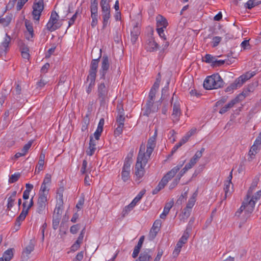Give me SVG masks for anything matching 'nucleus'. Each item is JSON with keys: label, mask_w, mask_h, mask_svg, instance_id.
Returning <instances> with one entry per match:
<instances>
[{"label": "nucleus", "mask_w": 261, "mask_h": 261, "mask_svg": "<svg viewBox=\"0 0 261 261\" xmlns=\"http://www.w3.org/2000/svg\"><path fill=\"white\" fill-rule=\"evenodd\" d=\"M157 132L156 129L153 135L148 139L146 152H145V145L142 143L140 145L135 166V175L138 179L144 176L145 173L144 167L155 147Z\"/></svg>", "instance_id": "nucleus-1"}, {"label": "nucleus", "mask_w": 261, "mask_h": 261, "mask_svg": "<svg viewBox=\"0 0 261 261\" xmlns=\"http://www.w3.org/2000/svg\"><path fill=\"white\" fill-rule=\"evenodd\" d=\"M110 62L108 56L103 55L102 59L100 68L99 71V79L101 81L97 84V96L101 105H103L108 99V92L110 80L106 76L109 68Z\"/></svg>", "instance_id": "nucleus-2"}, {"label": "nucleus", "mask_w": 261, "mask_h": 261, "mask_svg": "<svg viewBox=\"0 0 261 261\" xmlns=\"http://www.w3.org/2000/svg\"><path fill=\"white\" fill-rule=\"evenodd\" d=\"M101 55V54H100L98 59H93L91 62L88 75L86 78V81L84 83V85L86 86V91L88 94L91 92L95 86L96 73Z\"/></svg>", "instance_id": "nucleus-3"}, {"label": "nucleus", "mask_w": 261, "mask_h": 261, "mask_svg": "<svg viewBox=\"0 0 261 261\" xmlns=\"http://www.w3.org/2000/svg\"><path fill=\"white\" fill-rule=\"evenodd\" d=\"M224 82L218 73L207 76L203 82V87L206 90L216 89L224 85Z\"/></svg>", "instance_id": "nucleus-4"}, {"label": "nucleus", "mask_w": 261, "mask_h": 261, "mask_svg": "<svg viewBox=\"0 0 261 261\" xmlns=\"http://www.w3.org/2000/svg\"><path fill=\"white\" fill-rule=\"evenodd\" d=\"M59 16L55 11L51 13L49 19L45 25L46 28L50 32L59 29L62 25L61 21L59 20Z\"/></svg>", "instance_id": "nucleus-5"}, {"label": "nucleus", "mask_w": 261, "mask_h": 261, "mask_svg": "<svg viewBox=\"0 0 261 261\" xmlns=\"http://www.w3.org/2000/svg\"><path fill=\"white\" fill-rule=\"evenodd\" d=\"M248 95V91H243L241 94L238 95L235 98L232 99L227 105L222 108L220 111L219 113L223 114L227 112L233 106L243 100Z\"/></svg>", "instance_id": "nucleus-6"}, {"label": "nucleus", "mask_w": 261, "mask_h": 261, "mask_svg": "<svg viewBox=\"0 0 261 261\" xmlns=\"http://www.w3.org/2000/svg\"><path fill=\"white\" fill-rule=\"evenodd\" d=\"M132 155L133 153L130 156H129V155L126 156L122 169L121 178L124 182L127 181L130 178V168L132 163L131 159Z\"/></svg>", "instance_id": "nucleus-7"}, {"label": "nucleus", "mask_w": 261, "mask_h": 261, "mask_svg": "<svg viewBox=\"0 0 261 261\" xmlns=\"http://www.w3.org/2000/svg\"><path fill=\"white\" fill-rule=\"evenodd\" d=\"M33 19L39 21L41 13L44 9L43 0H35L33 5Z\"/></svg>", "instance_id": "nucleus-8"}, {"label": "nucleus", "mask_w": 261, "mask_h": 261, "mask_svg": "<svg viewBox=\"0 0 261 261\" xmlns=\"http://www.w3.org/2000/svg\"><path fill=\"white\" fill-rule=\"evenodd\" d=\"M255 203V200L250 199L249 191L248 192L246 197L242 203V204L244 205L245 214L246 217H248L250 214L253 212Z\"/></svg>", "instance_id": "nucleus-9"}, {"label": "nucleus", "mask_w": 261, "mask_h": 261, "mask_svg": "<svg viewBox=\"0 0 261 261\" xmlns=\"http://www.w3.org/2000/svg\"><path fill=\"white\" fill-rule=\"evenodd\" d=\"M124 115V110L122 109L121 113L118 115L116 118V125H117V127L114 130V135L116 137L120 136L122 133L125 119Z\"/></svg>", "instance_id": "nucleus-10"}, {"label": "nucleus", "mask_w": 261, "mask_h": 261, "mask_svg": "<svg viewBox=\"0 0 261 261\" xmlns=\"http://www.w3.org/2000/svg\"><path fill=\"white\" fill-rule=\"evenodd\" d=\"M101 16L102 19V28L105 29L110 23V18L111 16L110 13V6L100 7Z\"/></svg>", "instance_id": "nucleus-11"}, {"label": "nucleus", "mask_w": 261, "mask_h": 261, "mask_svg": "<svg viewBox=\"0 0 261 261\" xmlns=\"http://www.w3.org/2000/svg\"><path fill=\"white\" fill-rule=\"evenodd\" d=\"M153 31H151V36L147 39L145 44L146 49L149 52H154L158 50L159 47V44L155 41L154 38L152 36Z\"/></svg>", "instance_id": "nucleus-12"}, {"label": "nucleus", "mask_w": 261, "mask_h": 261, "mask_svg": "<svg viewBox=\"0 0 261 261\" xmlns=\"http://www.w3.org/2000/svg\"><path fill=\"white\" fill-rule=\"evenodd\" d=\"M11 38L8 35L7 33L5 34V37L4 38L3 41L0 45V56L3 55H6L9 49V44L11 42Z\"/></svg>", "instance_id": "nucleus-13"}, {"label": "nucleus", "mask_w": 261, "mask_h": 261, "mask_svg": "<svg viewBox=\"0 0 261 261\" xmlns=\"http://www.w3.org/2000/svg\"><path fill=\"white\" fill-rule=\"evenodd\" d=\"M47 197L39 196L37 201L36 212L39 214H42L45 210L47 203Z\"/></svg>", "instance_id": "nucleus-14"}, {"label": "nucleus", "mask_w": 261, "mask_h": 261, "mask_svg": "<svg viewBox=\"0 0 261 261\" xmlns=\"http://www.w3.org/2000/svg\"><path fill=\"white\" fill-rule=\"evenodd\" d=\"M181 114L180 103L178 100H176V101L174 102L173 106V113L172 114L173 120L174 121H178Z\"/></svg>", "instance_id": "nucleus-15"}, {"label": "nucleus", "mask_w": 261, "mask_h": 261, "mask_svg": "<svg viewBox=\"0 0 261 261\" xmlns=\"http://www.w3.org/2000/svg\"><path fill=\"white\" fill-rule=\"evenodd\" d=\"M16 191H14L11 193H9L7 194V204L6 209L7 211H10L12 207L14 205V203L16 200Z\"/></svg>", "instance_id": "nucleus-16"}, {"label": "nucleus", "mask_w": 261, "mask_h": 261, "mask_svg": "<svg viewBox=\"0 0 261 261\" xmlns=\"http://www.w3.org/2000/svg\"><path fill=\"white\" fill-rule=\"evenodd\" d=\"M158 110L159 106H156L154 105V102L148 105V101H147L144 108L143 115L148 116L151 113L156 112Z\"/></svg>", "instance_id": "nucleus-17"}, {"label": "nucleus", "mask_w": 261, "mask_h": 261, "mask_svg": "<svg viewBox=\"0 0 261 261\" xmlns=\"http://www.w3.org/2000/svg\"><path fill=\"white\" fill-rule=\"evenodd\" d=\"M255 75V72L254 71L252 72H247L245 74H244L241 76H240L236 80L240 84V86H242L243 84L247 80L253 77Z\"/></svg>", "instance_id": "nucleus-18"}, {"label": "nucleus", "mask_w": 261, "mask_h": 261, "mask_svg": "<svg viewBox=\"0 0 261 261\" xmlns=\"http://www.w3.org/2000/svg\"><path fill=\"white\" fill-rule=\"evenodd\" d=\"M151 251L150 249H146L142 252L139 257L136 261H149L151 258Z\"/></svg>", "instance_id": "nucleus-19"}, {"label": "nucleus", "mask_w": 261, "mask_h": 261, "mask_svg": "<svg viewBox=\"0 0 261 261\" xmlns=\"http://www.w3.org/2000/svg\"><path fill=\"white\" fill-rule=\"evenodd\" d=\"M13 16L12 13H8L5 16L3 15L0 16L1 25L3 27H7L9 26L13 19Z\"/></svg>", "instance_id": "nucleus-20"}, {"label": "nucleus", "mask_w": 261, "mask_h": 261, "mask_svg": "<svg viewBox=\"0 0 261 261\" xmlns=\"http://www.w3.org/2000/svg\"><path fill=\"white\" fill-rule=\"evenodd\" d=\"M161 226V223L160 220H156L153 223V224L150 229V232H149V236L151 237L152 239H154L158 232L160 230V228Z\"/></svg>", "instance_id": "nucleus-21"}, {"label": "nucleus", "mask_w": 261, "mask_h": 261, "mask_svg": "<svg viewBox=\"0 0 261 261\" xmlns=\"http://www.w3.org/2000/svg\"><path fill=\"white\" fill-rule=\"evenodd\" d=\"M168 25L167 19L161 15L156 17V28L166 29Z\"/></svg>", "instance_id": "nucleus-22"}, {"label": "nucleus", "mask_w": 261, "mask_h": 261, "mask_svg": "<svg viewBox=\"0 0 261 261\" xmlns=\"http://www.w3.org/2000/svg\"><path fill=\"white\" fill-rule=\"evenodd\" d=\"M184 163L181 164L180 165H177V166L174 167L172 170L169 171L163 177L165 178L167 180L168 182L170 179H171L174 175L177 173V172L179 170L181 167L182 166Z\"/></svg>", "instance_id": "nucleus-23"}, {"label": "nucleus", "mask_w": 261, "mask_h": 261, "mask_svg": "<svg viewBox=\"0 0 261 261\" xmlns=\"http://www.w3.org/2000/svg\"><path fill=\"white\" fill-rule=\"evenodd\" d=\"M140 34V28L136 24L135 25L133 29V30L131 31L130 35H131V42L133 44H135L138 39V36Z\"/></svg>", "instance_id": "nucleus-24"}, {"label": "nucleus", "mask_w": 261, "mask_h": 261, "mask_svg": "<svg viewBox=\"0 0 261 261\" xmlns=\"http://www.w3.org/2000/svg\"><path fill=\"white\" fill-rule=\"evenodd\" d=\"M20 50L22 57L27 60H29L30 55L29 54V48L27 45L22 43L20 46Z\"/></svg>", "instance_id": "nucleus-25"}, {"label": "nucleus", "mask_w": 261, "mask_h": 261, "mask_svg": "<svg viewBox=\"0 0 261 261\" xmlns=\"http://www.w3.org/2000/svg\"><path fill=\"white\" fill-rule=\"evenodd\" d=\"M25 26L26 29L29 34V36L27 37V39L28 40H30L31 38H32L34 36V30L33 27V24L29 20L26 19L24 21Z\"/></svg>", "instance_id": "nucleus-26"}, {"label": "nucleus", "mask_w": 261, "mask_h": 261, "mask_svg": "<svg viewBox=\"0 0 261 261\" xmlns=\"http://www.w3.org/2000/svg\"><path fill=\"white\" fill-rule=\"evenodd\" d=\"M167 183V180L165 178L163 177L156 188L152 191V194L153 195L156 194L160 190L165 187Z\"/></svg>", "instance_id": "nucleus-27"}, {"label": "nucleus", "mask_w": 261, "mask_h": 261, "mask_svg": "<svg viewBox=\"0 0 261 261\" xmlns=\"http://www.w3.org/2000/svg\"><path fill=\"white\" fill-rule=\"evenodd\" d=\"M45 155V153H43L42 152L41 153L38 163L36 167L35 172H37L38 173L40 171L43 170L44 163Z\"/></svg>", "instance_id": "nucleus-28"}, {"label": "nucleus", "mask_w": 261, "mask_h": 261, "mask_svg": "<svg viewBox=\"0 0 261 261\" xmlns=\"http://www.w3.org/2000/svg\"><path fill=\"white\" fill-rule=\"evenodd\" d=\"M173 204L172 201H170L166 204L164 206L163 213L160 215V218L161 219H165L167 215L168 214L170 209L172 208Z\"/></svg>", "instance_id": "nucleus-29"}, {"label": "nucleus", "mask_w": 261, "mask_h": 261, "mask_svg": "<svg viewBox=\"0 0 261 261\" xmlns=\"http://www.w3.org/2000/svg\"><path fill=\"white\" fill-rule=\"evenodd\" d=\"M259 150V147L257 146H255V145H252L250 150L248 152V155L249 158H248V160L249 162H251L252 161V160L254 158L255 155L257 153L258 151Z\"/></svg>", "instance_id": "nucleus-30"}, {"label": "nucleus", "mask_w": 261, "mask_h": 261, "mask_svg": "<svg viewBox=\"0 0 261 261\" xmlns=\"http://www.w3.org/2000/svg\"><path fill=\"white\" fill-rule=\"evenodd\" d=\"M27 201L23 202L22 204L23 209L19 216L17 218L19 221H23L28 214L29 212L27 210H25V207H27Z\"/></svg>", "instance_id": "nucleus-31"}, {"label": "nucleus", "mask_w": 261, "mask_h": 261, "mask_svg": "<svg viewBox=\"0 0 261 261\" xmlns=\"http://www.w3.org/2000/svg\"><path fill=\"white\" fill-rule=\"evenodd\" d=\"M49 186L48 185H43V184H42L39 191V196L47 197L49 190Z\"/></svg>", "instance_id": "nucleus-32"}, {"label": "nucleus", "mask_w": 261, "mask_h": 261, "mask_svg": "<svg viewBox=\"0 0 261 261\" xmlns=\"http://www.w3.org/2000/svg\"><path fill=\"white\" fill-rule=\"evenodd\" d=\"M63 205H60L58 203L56 204L53 216L55 217L61 218Z\"/></svg>", "instance_id": "nucleus-33"}, {"label": "nucleus", "mask_w": 261, "mask_h": 261, "mask_svg": "<svg viewBox=\"0 0 261 261\" xmlns=\"http://www.w3.org/2000/svg\"><path fill=\"white\" fill-rule=\"evenodd\" d=\"M241 86L238 81L236 80L234 82L228 86L226 89L225 92H232L234 89H237Z\"/></svg>", "instance_id": "nucleus-34"}, {"label": "nucleus", "mask_w": 261, "mask_h": 261, "mask_svg": "<svg viewBox=\"0 0 261 261\" xmlns=\"http://www.w3.org/2000/svg\"><path fill=\"white\" fill-rule=\"evenodd\" d=\"M197 196V193L196 192L193 193L191 197L189 199L188 202L187 204L186 207L188 208H190L192 210V207L194 206L196 198Z\"/></svg>", "instance_id": "nucleus-35"}, {"label": "nucleus", "mask_w": 261, "mask_h": 261, "mask_svg": "<svg viewBox=\"0 0 261 261\" xmlns=\"http://www.w3.org/2000/svg\"><path fill=\"white\" fill-rule=\"evenodd\" d=\"M216 57L213 56L210 54H206L204 57L203 58V61L206 63L211 64L212 66H214L215 64Z\"/></svg>", "instance_id": "nucleus-36"}, {"label": "nucleus", "mask_w": 261, "mask_h": 261, "mask_svg": "<svg viewBox=\"0 0 261 261\" xmlns=\"http://www.w3.org/2000/svg\"><path fill=\"white\" fill-rule=\"evenodd\" d=\"M145 192L146 190L145 189L142 190L132 200L131 203L135 206L136 204L142 199Z\"/></svg>", "instance_id": "nucleus-37"}, {"label": "nucleus", "mask_w": 261, "mask_h": 261, "mask_svg": "<svg viewBox=\"0 0 261 261\" xmlns=\"http://www.w3.org/2000/svg\"><path fill=\"white\" fill-rule=\"evenodd\" d=\"M134 207L135 206L131 202L128 205L125 206L122 211V217H125Z\"/></svg>", "instance_id": "nucleus-38"}, {"label": "nucleus", "mask_w": 261, "mask_h": 261, "mask_svg": "<svg viewBox=\"0 0 261 261\" xmlns=\"http://www.w3.org/2000/svg\"><path fill=\"white\" fill-rule=\"evenodd\" d=\"M13 256L12 249H9L7 250L4 253L3 256L4 260L10 261Z\"/></svg>", "instance_id": "nucleus-39"}, {"label": "nucleus", "mask_w": 261, "mask_h": 261, "mask_svg": "<svg viewBox=\"0 0 261 261\" xmlns=\"http://www.w3.org/2000/svg\"><path fill=\"white\" fill-rule=\"evenodd\" d=\"M158 77L156 78L155 82L150 89L151 91L157 92L159 88L161 80V74L160 73H158Z\"/></svg>", "instance_id": "nucleus-40"}, {"label": "nucleus", "mask_w": 261, "mask_h": 261, "mask_svg": "<svg viewBox=\"0 0 261 261\" xmlns=\"http://www.w3.org/2000/svg\"><path fill=\"white\" fill-rule=\"evenodd\" d=\"M34 249V244L30 242L29 244L25 247L24 250L23 252V253H25L28 257V255H29Z\"/></svg>", "instance_id": "nucleus-41"}, {"label": "nucleus", "mask_w": 261, "mask_h": 261, "mask_svg": "<svg viewBox=\"0 0 261 261\" xmlns=\"http://www.w3.org/2000/svg\"><path fill=\"white\" fill-rule=\"evenodd\" d=\"M20 177V173H15L13 174H12L9 179V182L10 184H12L17 181L19 177Z\"/></svg>", "instance_id": "nucleus-42"}, {"label": "nucleus", "mask_w": 261, "mask_h": 261, "mask_svg": "<svg viewBox=\"0 0 261 261\" xmlns=\"http://www.w3.org/2000/svg\"><path fill=\"white\" fill-rule=\"evenodd\" d=\"M183 245L180 244V243H179L177 242L175 248L173 252V255L174 257H176L178 255L179 253L180 252L181 248H182Z\"/></svg>", "instance_id": "nucleus-43"}, {"label": "nucleus", "mask_w": 261, "mask_h": 261, "mask_svg": "<svg viewBox=\"0 0 261 261\" xmlns=\"http://www.w3.org/2000/svg\"><path fill=\"white\" fill-rule=\"evenodd\" d=\"M89 123V119L88 118V116L87 115L84 119V121L82 124V126L81 128V130L82 132H85L88 129V126Z\"/></svg>", "instance_id": "nucleus-44"}, {"label": "nucleus", "mask_w": 261, "mask_h": 261, "mask_svg": "<svg viewBox=\"0 0 261 261\" xmlns=\"http://www.w3.org/2000/svg\"><path fill=\"white\" fill-rule=\"evenodd\" d=\"M81 11L80 10V9H77L76 10L75 13L72 16V17L69 19L68 21V28H69L71 25H72L74 23L76 19L77 18V14L81 13Z\"/></svg>", "instance_id": "nucleus-45"}, {"label": "nucleus", "mask_w": 261, "mask_h": 261, "mask_svg": "<svg viewBox=\"0 0 261 261\" xmlns=\"http://www.w3.org/2000/svg\"><path fill=\"white\" fill-rule=\"evenodd\" d=\"M88 163L86 160H84L83 161L82 166L80 170L81 173L82 174H87L88 172L90 173V171L89 169H87Z\"/></svg>", "instance_id": "nucleus-46"}, {"label": "nucleus", "mask_w": 261, "mask_h": 261, "mask_svg": "<svg viewBox=\"0 0 261 261\" xmlns=\"http://www.w3.org/2000/svg\"><path fill=\"white\" fill-rule=\"evenodd\" d=\"M230 184L231 183L227 182L226 181H225V182L224 184V191L225 192V196L224 197V199H226L227 197L230 195V193L229 192V187H230Z\"/></svg>", "instance_id": "nucleus-47"}, {"label": "nucleus", "mask_w": 261, "mask_h": 261, "mask_svg": "<svg viewBox=\"0 0 261 261\" xmlns=\"http://www.w3.org/2000/svg\"><path fill=\"white\" fill-rule=\"evenodd\" d=\"M156 92L153 91L151 90H150L149 95H148V105H150V103L151 104L152 102H154L155 97V94Z\"/></svg>", "instance_id": "nucleus-48"}, {"label": "nucleus", "mask_w": 261, "mask_h": 261, "mask_svg": "<svg viewBox=\"0 0 261 261\" xmlns=\"http://www.w3.org/2000/svg\"><path fill=\"white\" fill-rule=\"evenodd\" d=\"M91 17L92 18L91 25L92 28H94L98 24V14L91 15Z\"/></svg>", "instance_id": "nucleus-49"}, {"label": "nucleus", "mask_w": 261, "mask_h": 261, "mask_svg": "<svg viewBox=\"0 0 261 261\" xmlns=\"http://www.w3.org/2000/svg\"><path fill=\"white\" fill-rule=\"evenodd\" d=\"M222 40V38L219 36L214 37L212 39V46L213 47L217 46Z\"/></svg>", "instance_id": "nucleus-50"}, {"label": "nucleus", "mask_w": 261, "mask_h": 261, "mask_svg": "<svg viewBox=\"0 0 261 261\" xmlns=\"http://www.w3.org/2000/svg\"><path fill=\"white\" fill-rule=\"evenodd\" d=\"M63 189H61L60 190H59L57 192L58 198L57 199V203L59 204L60 205H63Z\"/></svg>", "instance_id": "nucleus-51"}, {"label": "nucleus", "mask_w": 261, "mask_h": 261, "mask_svg": "<svg viewBox=\"0 0 261 261\" xmlns=\"http://www.w3.org/2000/svg\"><path fill=\"white\" fill-rule=\"evenodd\" d=\"M189 237V234L188 232H184V234L181 236V237L179 239V241H178L179 243H180V244L184 245L185 244L188 239Z\"/></svg>", "instance_id": "nucleus-52"}, {"label": "nucleus", "mask_w": 261, "mask_h": 261, "mask_svg": "<svg viewBox=\"0 0 261 261\" xmlns=\"http://www.w3.org/2000/svg\"><path fill=\"white\" fill-rule=\"evenodd\" d=\"M61 218L53 216V228L54 229H57L58 227Z\"/></svg>", "instance_id": "nucleus-53"}, {"label": "nucleus", "mask_w": 261, "mask_h": 261, "mask_svg": "<svg viewBox=\"0 0 261 261\" xmlns=\"http://www.w3.org/2000/svg\"><path fill=\"white\" fill-rule=\"evenodd\" d=\"M156 32L161 38L164 40H166V36L164 33V30L161 28H156Z\"/></svg>", "instance_id": "nucleus-54"}, {"label": "nucleus", "mask_w": 261, "mask_h": 261, "mask_svg": "<svg viewBox=\"0 0 261 261\" xmlns=\"http://www.w3.org/2000/svg\"><path fill=\"white\" fill-rule=\"evenodd\" d=\"M51 183V175L47 173L45 174L44 178L43 179V181L42 184L43 185H47L50 186Z\"/></svg>", "instance_id": "nucleus-55"}, {"label": "nucleus", "mask_w": 261, "mask_h": 261, "mask_svg": "<svg viewBox=\"0 0 261 261\" xmlns=\"http://www.w3.org/2000/svg\"><path fill=\"white\" fill-rule=\"evenodd\" d=\"M191 210V209L188 208L187 207H186L182 212L183 218L187 219L190 215Z\"/></svg>", "instance_id": "nucleus-56"}, {"label": "nucleus", "mask_w": 261, "mask_h": 261, "mask_svg": "<svg viewBox=\"0 0 261 261\" xmlns=\"http://www.w3.org/2000/svg\"><path fill=\"white\" fill-rule=\"evenodd\" d=\"M47 82L48 81L46 80L42 77L40 80L37 83V88H39L40 89L42 88L47 83Z\"/></svg>", "instance_id": "nucleus-57"}, {"label": "nucleus", "mask_w": 261, "mask_h": 261, "mask_svg": "<svg viewBox=\"0 0 261 261\" xmlns=\"http://www.w3.org/2000/svg\"><path fill=\"white\" fill-rule=\"evenodd\" d=\"M205 148L202 147L201 148V149L199 151H197L194 155L193 156L195 159H196L198 161V160L202 156L203 152L204 151Z\"/></svg>", "instance_id": "nucleus-58"}, {"label": "nucleus", "mask_w": 261, "mask_h": 261, "mask_svg": "<svg viewBox=\"0 0 261 261\" xmlns=\"http://www.w3.org/2000/svg\"><path fill=\"white\" fill-rule=\"evenodd\" d=\"M80 229V225L77 224L72 225L70 228V231L72 234H75Z\"/></svg>", "instance_id": "nucleus-59"}, {"label": "nucleus", "mask_w": 261, "mask_h": 261, "mask_svg": "<svg viewBox=\"0 0 261 261\" xmlns=\"http://www.w3.org/2000/svg\"><path fill=\"white\" fill-rule=\"evenodd\" d=\"M27 2L25 0H18L16 6L17 10H20Z\"/></svg>", "instance_id": "nucleus-60"}, {"label": "nucleus", "mask_w": 261, "mask_h": 261, "mask_svg": "<svg viewBox=\"0 0 261 261\" xmlns=\"http://www.w3.org/2000/svg\"><path fill=\"white\" fill-rule=\"evenodd\" d=\"M245 7L249 10L254 7V0L248 1L245 4Z\"/></svg>", "instance_id": "nucleus-61"}, {"label": "nucleus", "mask_w": 261, "mask_h": 261, "mask_svg": "<svg viewBox=\"0 0 261 261\" xmlns=\"http://www.w3.org/2000/svg\"><path fill=\"white\" fill-rule=\"evenodd\" d=\"M261 197V191H257L254 196L251 197V194L250 195V199H253V200H255V202L260 199Z\"/></svg>", "instance_id": "nucleus-62"}, {"label": "nucleus", "mask_w": 261, "mask_h": 261, "mask_svg": "<svg viewBox=\"0 0 261 261\" xmlns=\"http://www.w3.org/2000/svg\"><path fill=\"white\" fill-rule=\"evenodd\" d=\"M83 257H84V251H82L79 252L76 254L73 261H81L83 259Z\"/></svg>", "instance_id": "nucleus-63"}, {"label": "nucleus", "mask_w": 261, "mask_h": 261, "mask_svg": "<svg viewBox=\"0 0 261 261\" xmlns=\"http://www.w3.org/2000/svg\"><path fill=\"white\" fill-rule=\"evenodd\" d=\"M81 244V243L75 241L71 247V251L74 252L76 251L80 248Z\"/></svg>", "instance_id": "nucleus-64"}]
</instances>
